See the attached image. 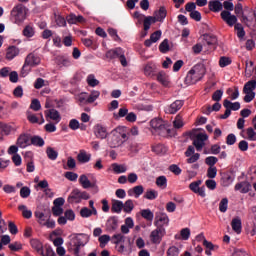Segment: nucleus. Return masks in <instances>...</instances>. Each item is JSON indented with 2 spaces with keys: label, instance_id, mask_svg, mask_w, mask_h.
<instances>
[{
  "label": "nucleus",
  "instance_id": "f257e3e1",
  "mask_svg": "<svg viewBox=\"0 0 256 256\" xmlns=\"http://www.w3.org/2000/svg\"><path fill=\"white\" fill-rule=\"evenodd\" d=\"M111 137L108 140V144L112 149H115L117 147H121L125 141H127V128L123 126H118L116 129H114L111 132Z\"/></svg>",
  "mask_w": 256,
  "mask_h": 256
},
{
  "label": "nucleus",
  "instance_id": "f03ea898",
  "mask_svg": "<svg viewBox=\"0 0 256 256\" xmlns=\"http://www.w3.org/2000/svg\"><path fill=\"white\" fill-rule=\"evenodd\" d=\"M29 15V8L25 7L23 4H17L13 7L10 13V19L15 25H23L25 19Z\"/></svg>",
  "mask_w": 256,
  "mask_h": 256
},
{
  "label": "nucleus",
  "instance_id": "7ed1b4c3",
  "mask_svg": "<svg viewBox=\"0 0 256 256\" xmlns=\"http://www.w3.org/2000/svg\"><path fill=\"white\" fill-rule=\"evenodd\" d=\"M205 66L203 65H196L194 66L186 75L185 77V84L186 85H195V83H199L201 79L205 77Z\"/></svg>",
  "mask_w": 256,
  "mask_h": 256
},
{
  "label": "nucleus",
  "instance_id": "20e7f679",
  "mask_svg": "<svg viewBox=\"0 0 256 256\" xmlns=\"http://www.w3.org/2000/svg\"><path fill=\"white\" fill-rule=\"evenodd\" d=\"M220 16L221 19L229 25V27H233L235 25L234 29L237 31V37L239 39H243V37H245V30L243 29V25L237 23V16L232 15L231 12L228 11H222Z\"/></svg>",
  "mask_w": 256,
  "mask_h": 256
},
{
  "label": "nucleus",
  "instance_id": "39448f33",
  "mask_svg": "<svg viewBox=\"0 0 256 256\" xmlns=\"http://www.w3.org/2000/svg\"><path fill=\"white\" fill-rule=\"evenodd\" d=\"M34 215L37 219V223H39L41 227H46L47 229H55V220L51 219V216L45 215V213L41 210H36Z\"/></svg>",
  "mask_w": 256,
  "mask_h": 256
},
{
  "label": "nucleus",
  "instance_id": "423d86ee",
  "mask_svg": "<svg viewBox=\"0 0 256 256\" xmlns=\"http://www.w3.org/2000/svg\"><path fill=\"white\" fill-rule=\"evenodd\" d=\"M71 243L74 245L75 253H79L81 247H85L89 243V235L87 234H72L70 236Z\"/></svg>",
  "mask_w": 256,
  "mask_h": 256
},
{
  "label": "nucleus",
  "instance_id": "0eeeda50",
  "mask_svg": "<svg viewBox=\"0 0 256 256\" xmlns=\"http://www.w3.org/2000/svg\"><path fill=\"white\" fill-rule=\"evenodd\" d=\"M255 89H256V81L250 80L245 83L243 88L244 96V102L245 103H251L253 99H255Z\"/></svg>",
  "mask_w": 256,
  "mask_h": 256
},
{
  "label": "nucleus",
  "instance_id": "6e6552de",
  "mask_svg": "<svg viewBox=\"0 0 256 256\" xmlns=\"http://www.w3.org/2000/svg\"><path fill=\"white\" fill-rule=\"evenodd\" d=\"M91 199V196L89 195V193L85 192V191H81L79 189H74L72 190V192L70 193L69 197H68V202L70 203H81V201H87Z\"/></svg>",
  "mask_w": 256,
  "mask_h": 256
},
{
  "label": "nucleus",
  "instance_id": "1a4fd4ad",
  "mask_svg": "<svg viewBox=\"0 0 256 256\" xmlns=\"http://www.w3.org/2000/svg\"><path fill=\"white\" fill-rule=\"evenodd\" d=\"M169 215L165 212H157L154 220V225L158 229H163V227L169 226Z\"/></svg>",
  "mask_w": 256,
  "mask_h": 256
},
{
  "label": "nucleus",
  "instance_id": "9d476101",
  "mask_svg": "<svg viewBox=\"0 0 256 256\" xmlns=\"http://www.w3.org/2000/svg\"><path fill=\"white\" fill-rule=\"evenodd\" d=\"M44 115L47 121H52L56 125L61 123V113L55 108H50L44 111Z\"/></svg>",
  "mask_w": 256,
  "mask_h": 256
},
{
  "label": "nucleus",
  "instance_id": "9b49d317",
  "mask_svg": "<svg viewBox=\"0 0 256 256\" xmlns=\"http://www.w3.org/2000/svg\"><path fill=\"white\" fill-rule=\"evenodd\" d=\"M165 228H156L150 233V241L154 243V245H159L161 241H163V237H165Z\"/></svg>",
  "mask_w": 256,
  "mask_h": 256
},
{
  "label": "nucleus",
  "instance_id": "f8f14e48",
  "mask_svg": "<svg viewBox=\"0 0 256 256\" xmlns=\"http://www.w3.org/2000/svg\"><path fill=\"white\" fill-rule=\"evenodd\" d=\"M203 183L202 180H197L189 184V189L192 191V193H195L196 195H199L200 197H206L205 193V186L201 187V184Z\"/></svg>",
  "mask_w": 256,
  "mask_h": 256
},
{
  "label": "nucleus",
  "instance_id": "ddd939ff",
  "mask_svg": "<svg viewBox=\"0 0 256 256\" xmlns=\"http://www.w3.org/2000/svg\"><path fill=\"white\" fill-rule=\"evenodd\" d=\"M216 43H217V38L215 36H211L209 34L204 35L202 44L204 45L205 53H209V51H211V49L215 47Z\"/></svg>",
  "mask_w": 256,
  "mask_h": 256
},
{
  "label": "nucleus",
  "instance_id": "4468645a",
  "mask_svg": "<svg viewBox=\"0 0 256 256\" xmlns=\"http://www.w3.org/2000/svg\"><path fill=\"white\" fill-rule=\"evenodd\" d=\"M209 139V136L206 133H199L196 135V138L193 141V145L196 148V151H203L205 147V141Z\"/></svg>",
  "mask_w": 256,
  "mask_h": 256
},
{
  "label": "nucleus",
  "instance_id": "2eb2a0df",
  "mask_svg": "<svg viewBox=\"0 0 256 256\" xmlns=\"http://www.w3.org/2000/svg\"><path fill=\"white\" fill-rule=\"evenodd\" d=\"M184 105L183 100H176L170 105L165 106L164 112L168 115H175Z\"/></svg>",
  "mask_w": 256,
  "mask_h": 256
},
{
  "label": "nucleus",
  "instance_id": "dca6fc26",
  "mask_svg": "<svg viewBox=\"0 0 256 256\" xmlns=\"http://www.w3.org/2000/svg\"><path fill=\"white\" fill-rule=\"evenodd\" d=\"M93 133L97 139H107V135H109L107 128L101 124H96L93 127Z\"/></svg>",
  "mask_w": 256,
  "mask_h": 256
},
{
  "label": "nucleus",
  "instance_id": "f3484780",
  "mask_svg": "<svg viewBox=\"0 0 256 256\" xmlns=\"http://www.w3.org/2000/svg\"><path fill=\"white\" fill-rule=\"evenodd\" d=\"M16 145L20 149H26V147L31 145V136L29 134H21L16 141Z\"/></svg>",
  "mask_w": 256,
  "mask_h": 256
},
{
  "label": "nucleus",
  "instance_id": "a211bd4d",
  "mask_svg": "<svg viewBox=\"0 0 256 256\" xmlns=\"http://www.w3.org/2000/svg\"><path fill=\"white\" fill-rule=\"evenodd\" d=\"M134 227H135V222L133 221V218L127 217L125 219L124 224L120 227V231H121V233H123V235H129V232Z\"/></svg>",
  "mask_w": 256,
  "mask_h": 256
},
{
  "label": "nucleus",
  "instance_id": "6ab92c4d",
  "mask_svg": "<svg viewBox=\"0 0 256 256\" xmlns=\"http://www.w3.org/2000/svg\"><path fill=\"white\" fill-rule=\"evenodd\" d=\"M27 119L29 121V123H37L38 125H43V123H45V118L43 117V113L39 114V117H37V114H34L32 112H27Z\"/></svg>",
  "mask_w": 256,
  "mask_h": 256
},
{
  "label": "nucleus",
  "instance_id": "aec40b11",
  "mask_svg": "<svg viewBox=\"0 0 256 256\" xmlns=\"http://www.w3.org/2000/svg\"><path fill=\"white\" fill-rule=\"evenodd\" d=\"M25 63L30 67H37V65L41 63V58H39V56L35 53H30L26 57Z\"/></svg>",
  "mask_w": 256,
  "mask_h": 256
},
{
  "label": "nucleus",
  "instance_id": "412c9836",
  "mask_svg": "<svg viewBox=\"0 0 256 256\" xmlns=\"http://www.w3.org/2000/svg\"><path fill=\"white\" fill-rule=\"evenodd\" d=\"M156 79L158 83H161L163 87H171V80L169 79V75L167 73L161 71L156 75Z\"/></svg>",
  "mask_w": 256,
  "mask_h": 256
},
{
  "label": "nucleus",
  "instance_id": "4be33fe9",
  "mask_svg": "<svg viewBox=\"0 0 256 256\" xmlns=\"http://www.w3.org/2000/svg\"><path fill=\"white\" fill-rule=\"evenodd\" d=\"M150 127L156 132L163 131L165 129V121L160 118H154L150 121Z\"/></svg>",
  "mask_w": 256,
  "mask_h": 256
},
{
  "label": "nucleus",
  "instance_id": "5701e85b",
  "mask_svg": "<svg viewBox=\"0 0 256 256\" xmlns=\"http://www.w3.org/2000/svg\"><path fill=\"white\" fill-rule=\"evenodd\" d=\"M163 33L161 32V30H157L154 33L151 34L150 39L145 40L144 45L146 47H151V45H153V43H157V41H159V39H161V35Z\"/></svg>",
  "mask_w": 256,
  "mask_h": 256
},
{
  "label": "nucleus",
  "instance_id": "b1692460",
  "mask_svg": "<svg viewBox=\"0 0 256 256\" xmlns=\"http://www.w3.org/2000/svg\"><path fill=\"white\" fill-rule=\"evenodd\" d=\"M156 71L157 65L153 62H149L144 66V75H146V77H155Z\"/></svg>",
  "mask_w": 256,
  "mask_h": 256
},
{
  "label": "nucleus",
  "instance_id": "393cba45",
  "mask_svg": "<svg viewBox=\"0 0 256 256\" xmlns=\"http://www.w3.org/2000/svg\"><path fill=\"white\" fill-rule=\"evenodd\" d=\"M165 17H167V9H165V7H160L159 10H156L154 12V16L153 18L155 19V21L163 23V21H165Z\"/></svg>",
  "mask_w": 256,
  "mask_h": 256
},
{
  "label": "nucleus",
  "instance_id": "a878e982",
  "mask_svg": "<svg viewBox=\"0 0 256 256\" xmlns=\"http://www.w3.org/2000/svg\"><path fill=\"white\" fill-rule=\"evenodd\" d=\"M125 52L123 51L122 48H115L112 50H109L108 52H106V57L107 59H120L122 55H124Z\"/></svg>",
  "mask_w": 256,
  "mask_h": 256
},
{
  "label": "nucleus",
  "instance_id": "bb28decb",
  "mask_svg": "<svg viewBox=\"0 0 256 256\" xmlns=\"http://www.w3.org/2000/svg\"><path fill=\"white\" fill-rule=\"evenodd\" d=\"M145 191V189L143 188V186L138 185L133 187L132 189H129L127 191L129 197H135L136 199H139V197H141V195H143V192Z\"/></svg>",
  "mask_w": 256,
  "mask_h": 256
},
{
  "label": "nucleus",
  "instance_id": "cd10ccee",
  "mask_svg": "<svg viewBox=\"0 0 256 256\" xmlns=\"http://www.w3.org/2000/svg\"><path fill=\"white\" fill-rule=\"evenodd\" d=\"M118 223H119L118 220L114 216L108 218L106 222V231H109V232L116 231L118 227Z\"/></svg>",
  "mask_w": 256,
  "mask_h": 256
},
{
  "label": "nucleus",
  "instance_id": "c85d7f7f",
  "mask_svg": "<svg viewBox=\"0 0 256 256\" xmlns=\"http://www.w3.org/2000/svg\"><path fill=\"white\" fill-rule=\"evenodd\" d=\"M77 161L79 163H89V161H91V153H87L85 150H80L77 155Z\"/></svg>",
  "mask_w": 256,
  "mask_h": 256
},
{
  "label": "nucleus",
  "instance_id": "c756f323",
  "mask_svg": "<svg viewBox=\"0 0 256 256\" xmlns=\"http://www.w3.org/2000/svg\"><path fill=\"white\" fill-rule=\"evenodd\" d=\"M231 227H232L233 231H235L237 233V235H241V231L243 229L242 223H241V218H239V217L233 218L232 222H231Z\"/></svg>",
  "mask_w": 256,
  "mask_h": 256
},
{
  "label": "nucleus",
  "instance_id": "7c9ffc66",
  "mask_svg": "<svg viewBox=\"0 0 256 256\" xmlns=\"http://www.w3.org/2000/svg\"><path fill=\"white\" fill-rule=\"evenodd\" d=\"M223 106L225 109H229L230 111H239L241 109V103L239 102H231L228 99L224 100Z\"/></svg>",
  "mask_w": 256,
  "mask_h": 256
},
{
  "label": "nucleus",
  "instance_id": "2f4dec72",
  "mask_svg": "<svg viewBox=\"0 0 256 256\" xmlns=\"http://www.w3.org/2000/svg\"><path fill=\"white\" fill-rule=\"evenodd\" d=\"M235 191L240 193H249L251 191V184L249 182H241L235 185Z\"/></svg>",
  "mask_w": 256,
  "mask_h": 256
},
{
  "label": "nucleus",
  "instance_id": "473e14b6",
  "mask_svg": "<svg viewBox=\"0 0 256 256\" xmlns=\"http://www.w3.org/2000/svg\"><path fill=\"white\" fill-rule=\"evenodd\" d=\"M208 5L210 11H213L214 13H219V11H223V4L218 0H211Z\"/></svg>",
  "mask_w": 256,
  "mask_h": 256
},
{
  "label": "nucleus",
  "instance_id": "72a5a7b5",
  "mask_svg": "<svg viewBox=\"0 0 256 256\" xmlns=\"http://www.w3.org/2000/svg\"><path fill=\"white\" fill-rule=\"evenodd\" d=\"M17 55H19V48L15 46L9 47L6 51V59H8V61L15 59Z\"/></svg>",
  "mask_w": 256,
  "mask_h": 256
},
{
  "label": "nucleus",
  "instance_id": "f704fd0d",
  "mask_svg": "<svg viewBox=\"0 0 256 256\" xmlns=\"http://www.w3.org/2000/svg\"><path fill=\"white\" fill-rule=\"evenodd\" d=\"M56 65H58V67H69L71 60L65 56H58L56 57Z\"/></svg>",
  "mask_w": 256,
  "mask_h": 256
},
{
  "label": "nucleus",
  "instance_id": "c9c22d12",
  "mask_svg": "<svg viewBox=\"0 0 256 256\" xmlns=\"http://www.w3.org/2000/svg\"><path fill=\"white\" fill-rule=\"evenodd\" d=\"M112 170L114 173H116L117 175L121 174V173H127V165L125 164H117V163H113L112 164Z\"/></svg>",
  "mask_w": 256,
  "mask_h": 256
},
{
  "label": "nucleus",
  "instance_id": "e433bc0d",
  "mask_svg": "<svg viewBox=\"0 0 256 256\" xmlns=\"http://www.w3.org/2000/svg\"><path fill=\"white\" fill-rule=\"evenodd\" d=\"M189 237H191V229L183 228L180 231V236L175 235V239H182V241H188Z\"/></svg>",
  "mask_w": 256,
  "mask_h": 256
},
{
  "label": "nucleus",
  "instance_id": "4c0bfd02",
  "mask_svg": "<svg viewBox=\"0 0 256 256\" xmlns=\"http://www.w3.org/2000/svg\"><path fill=\"white\" fill-rule=\"evenodd\" d=\"M226 93H227L229 99H231V101H235V99H239V88L238 87L228 88Z\"/></svg>",
  "mask_w": 256,
  "mask_h": 256
},
{
  "label": "nucleus",
  "instance_id": "58836bf2",
  "mask_svg": "<svg viewBox=\"0 0 256 256\" xmlns=\"http://www.w3.org/2000/svg\"><path fill=\"white\" fill-rule=\"evenodd\" d=\"M142 21L144 23V31H148L151 29V25H153V23H157L153 16H144Z\"/></svg>",
  "mask_w": 256,
  "mask_h": 256
},
{
  "label": "nucleus",
  "instance_id": "ea45409f",
  "mask_svg": "<svg viewBox=\"0 0 256 256\" xmlns=\"http://www.w3.org/2000/svg\"><path fill=\"white\" fill-rule=\"evenodd\" d=\"M46 155H47L48 159H50L51 161H56L57 158L59 157V152H57V150H55V148L48 147L46 149Z\"/></svg>",
  "mask_w": 256,
  "mask_h": 256
},
{
  "label": "nucleus",
  "instance_id": "a19ab883",
  "mask_svg": "<svg viewBox=\"0 0 256 256\" xmlns=\"http://www.w3.org/2000/svg\"><path fill=\"white\" fill-rule=\"evenodd\" d=\"M79 183L83 187V189H89L91 187V181L87 175L82 174L79 177Z\"/></svg>",
  "mask_w": 256,
  "mask_h": 256
},
{
  "label": "nucleus",
  "instance_id": "79ce46f5",
  "mask_svg": "<svg viewBox=\"0 0 256 256\" xmlns=\"http://www.w3.org/2000/svg\"><path fill=\"white\" fill-rule=\"evenodd\" d=\"M99 97H101V92L98 90H92L90 94H88V105L95 103Z\"/></svg>",
  "mask_w": 256,
  "mask_h": 256
},
{
  "label": "nucleus",
  "instance_id": "37998d69",
  "mask_svg": "<svg viewBox=\"0 0 256 256\" xmlns=\"http://www.w3.org/2000/svg\"><path fill=\"white\" fill-rule=\"evenodd\" d=\"M92 215H95V212L91 210V208L88 207H82L80 210V217L83 219H89V217H92Z\"/></svg>",
  "mask_w": 256,
  "mask_h": 256
},
{
  "label": "nucleus",
  "instance_id": "c03bdc74",
  "mask_svg": "<svg viewBox=\"0 0 256 256\" xmlns=\"http://www.w3.org/2000/svg\"><path fill=\"white\" fill-rule=\"evenodd\" d=\"M31 247L37 251V253H43V243L39 239H32L30 241Z\"/></svg>",
  "mask_w": 256,
  "mask_h": 256
},
{
  "label": "nucleus",
  "instance_id": "a18cd8bd",
  "mask_svg": "<svg viewBox=\"0 0 256 256\" xmlns=\"http://www.w3.org/2000/svg\"><path fill=\"white\" fill-rule=\"evenodd\" d=\"M18 209H19V211L22 212V215L25 219H31V217H33V212L31 210L27 209V206L19 205Z\"/></svg>",
  "mask_w": 256,
  "mask_h": 256
},
{
  "label": "nucleus",
  "instance_id": "49530a36",
  "mask_svg": "<svg viewBox=\"0 0 256 256\" xmlns=\"http://www.w3.org/2000/svg\"><path fill=\"white\" fill-rule=\"evenodd\" d=\"M23 35L24 37L31 38L35 36V28L32 25H27L23 29Z\"/></svg>",
  "mask_w": 256,
  "mask_h": 256
},
{
  "label": "nucleus",
  "instance_id": "de8ad7c7",
  "mask_svg": "<svg viewBox=\"0 0 256 256\" xmlns=\"http://www.w3.org/2000/svg\"><path fill=\"white\" fill-rule=\"evenodd\" d=\"M77 101L80 105H89L88 94L87 92H82L76 96Z\"/></svg>",
  "mask_w": 256,
  "mask_h": 256
},
{
  "label": "nucleus",
  "instance_id": "09e8293b",
  "mask_svg": "<svg viewBox=\"0 0 256 256\" xmlns=\"http://www.w3.org/2000/svg\"><path fill=\"white\" fill-rule=\"evenodd\" d=\"M112 211L113 213H121V211H123V202L120 200H114L112 202Z\"/></svg>",
  "mask_w": 256,
  "mask_h": 256
},
{
  "label": "nucleus",
  "instance_id": "8fccbe9b",
  "mask_svg": "<svg viewBox=\"0 0 256 256\" xmlns=\"http://www.w3.org/2000/svg\"><path fill=\"white\" fill-rule=\"evenodd\" d=\"M141 217L146 219V221H153L155 214L150 209H143L141 210Z\"/></svg>",
  "mask_w": 256,
  "mask_h": 256
},
{
  "label": "nucleus",
  "instance_id": "3c124183",
  "mask_svg": "<svg viewBox=\"0 0 256 256\" xmlns=\"http://www.w3.org/2000/svg\"><path fill=\"white\" fill-rule=\"evenodd\" d=\"M30 143L35 147H43V145H45V140H43V138L40 136H33L30 140Z\"/></svg>",
  "mask_w": 256,
  "mask_h": 256
},
{
  "label": "nucleus",
  "instance_id": "603ef678",
  "mask_svg": "<svg viewBox=\"0 0 256 256\" xmlns=\"http://www.w3.org/2000/svg\"><path fill=\"white\" fill-rule=\"evenodd\" d=\"M159 197V192L156 190H147L144 194V198L148 199L149 201H153Z\"/></svg>",
  "mask_w": 256,
  "mask_h": 256
},
{
  "label": "nucleus",
  "instance_id": "864d4df0",
  "mask_svg": "<svg viewBox=\"0 0 256 256\" xmlns=\"http://www.w3.org/2000/svg\"><path fill=\"white\" fill-rule=\"evenodd\" d=\"M98 241L100 243L101 249H105V247H107V243L111 241V236L104 234L98 238Z\"/></svg>",
  "mask_w": 256,
  "mask_h": 256
},
{
  "label": "nucleus",
  "instance_id": "5fc2aeb1",
  "mask_svg": "<svg viewBox=\"0 0 256 256\" xmlns=\"http://www.w3.org/2000/svg\"><path fill=\"white\" fill-rule=\"evenodd\" d=\"M86 82L89 85V87H97L99 85V80L95 78V75L89 74L86 78Z\"/></svg>",
  "mask_w": 256,
  "mask_h": 256
},
{
  "label": "nucleus",
  "instance_id": "6e6d98bb",
  "mask_svg": "<svg viewBox=\"0 0 256 256\" xmlns=\"http://www.w3.org/2000/svg\"><path fill=\"white\" fill-rule=\"evenodd\" d=\"M173 125L175 129H181V127L185 125V122L183 121V116H181L180 114L176 115L173 121Z\"/></svg>",
  "mask_w": 256,
  "mask_h": 256
},
{
  "label": "nucleus",
  "instance_id": "4d7b16f0",
  "mask_svg": "<svg viewBox=\"0 0 256 256\" xmlns=\"http://www.w3.org/2000/svg\"><path fill=\"white\" fill-rule=\"evenodd\" d=\"M156 185L157 187H160V189H167V177L159 176L156 179Z\"/></svg>",
  "mask_w": 256,
  "mask_h": 256
},
{
  "label": "nucleus",
  "instance_id": "13d9d810",
  "mask_svg": "<svg viewBox=\"0 0 256 256\" xmlns=\"http://www.w3.org/2000/svg\"><path fill=\"white\" fill-rule=\"evenodd\" d=\"M135 209V204H133V200H127L123 203V211L124 213H131Z\"/></svg>",
  "mask_w": 256,
  "mask_h": 256
},
{
  "label": "nucleus",
  "instance_id": "bf43d9fd",
  "mask_svg": "<svg viewBox=\"0 0 256 256\" xmlns=\"http://www.w3.org/2000/svg\"><path fill=\"white\" fill-rule=\"evenodd\" d=\"M47 85H49V81H47V80H45L43 78H38L34 82V87L36 89H43V87H47Z\"/></svg>",
  "mask_w": 256,
  "mask_h": 256
},
{
  "label": "nucleus",
  "instance_id": "052dcab7",
  "mask_svg": "<svg viewBox=\"0 0 256 256\" xmlns=\"http://www.w3.org/2000/svg\"><path fill=\"white\" fill-rule=\"evenodd\" d=\"M228 207H229V200L227 198H223L219 203V211L221 213H227Z\"/></svg>",
  "mask_w": 256,
  "mask_h": 256
},
{
  "label": "nucleus",
  "instance_id": "680f3d73",
  "mask_svg": "<svg viewBox=\"0 0 256 256\" xmlns=\"http://www.w3.org/2000/svg\"><path fill=\"white\" fill-rule=\"evenodd\" d=\"M181 250L177 246H170L166 252L167 256H179Z\"/></svg>",
  "mask_w": 256,
  "mask_h": 256
},
{
  "label": "nucleus",
  "instance_id": "e2e57ef3",
  "mask_svg": "<svg viewBox=\"0 0 256 256\" xmlns=\"http://www.w3.org/2000/svg\"><path fill=\"white\" fill-rule=\"evenodd\" d=\"M128 113H129V109H127V107H122L119 109L117 114H114V119L127 117Z\"/></svg>",
  "mask_w": 256,
  "mask_h": 256
},
{
  "label": "nucleus",
  "instance_id": "0e129e2a",
  "mask_svg": "<svg viewBox=\"0 0 256 256\" xmlns=\"http://www.w3.org/2000/svg\"><path fill=\"white\" fill-rule=\"evenodd\" d=\"M246 135L248 141H256V132L253 128H247L246 129Z\"/></svg>",
  "mask_w": 256,
  "mask_h": 256
},
{
  "label": "nucleus",
  "instance_id": "69168bd1",
  "mask_svg": "<svg viewBox=\"0 0 256 256\" xmlns=\"http://www.w3.org/2000/svg\"><path fill=\"white\" fill-rule=\"evenodd\" d=\"M30 109H32V111H41V102L39 101V99L32 100L30 104Z\"/></svg>",
  "mask_w": 256,
  "mask_h": 256
},
{
  "label": "nucleus",
  "instance_id": "338daca9",
  "mask_svg": "<svg viewBox=\"0 0 256 256\" xmlns=\"http://www.w3.org/2000/svg\"><path fill=\"white\" fill-rule=\"evenodd\" d=\"M159 51L161 53H167L169 51V40L165 39L163 42L160 43Z\"/></svg>",
  "mask_w": 256,
  "mask_h": 256
},
{
  "label": "nucleus",
  "instance_id": "774afa93",
  "mask_svg": "<svg viewBox=\"0 0 256 256\" xmlns=\"http://www.w3.org/2000/svg\"><path fill=\"white\" fill-rule=\"evenodd\" d=\"M10 251H21V249H23V244H21V242H14L8 245Z\"/></svg>",
  "mask_w": 256,
  "mask_h": 256
}]
</instances>
